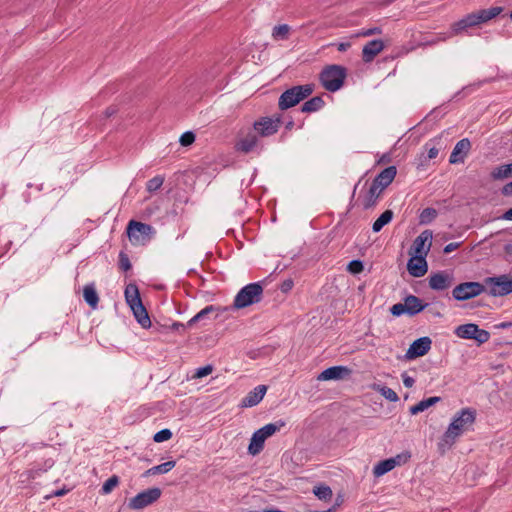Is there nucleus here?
I'll return each mask as SVG.
<instances>
[{"label": "nucleus", "instance_id": "nucleus-41", "mask_svg": "<svg viewBox=\"0 0 512 512\" xmlns=\"http://www.w3.org/2000/svg\"><path fill=\"white\" fill-rule=\"evenodd\" d=\"M195 139L196 135L193 131H186L180 136L179 142L183 147H187L193 144Z\"/></svg>", "mask_w": 512, "mask_h": 512}, {"label": "nucleus", "instance_id": "nucleus-24", "mask_svg": "<svg viewBox=\"0 0 512 512\" xmlns=\"http://www.w3.org/2000/svg\"><path fill=\"white\" fill-rule=\"evenodd\" d=\"M382 192V190L371 183V186L361 199L363 209L368 210L375 207Z\"/></svg>", "mask_w": 512, "mask_h": 512}, {"label": "nucleus", "instance_id": "nucleus-39", "mask_svg": "<svg viewBox=\"0 0 512 512\" xmlns=\"http://www.w3.org/2000/svg\"><path fill=\"white\" fill-rule=\"evenodd\" d=\"M347 270L352 274H359L364 270V263L362 260H351L347 265Z\"/></svg>", "mask_w": 512, "mask_h": 512}, {"label": "nucleus", "instance_id": "nucleus-3", "mask_svg": "<svg viewBox=\"0 0 512 512\" xmlns=\"http://www.w3.org/2000/svg\"><path fill=\"white\" fill-rule=\"evenodd\" d=\"M315 89L313 83L304 85L293 86L285 90L279 97L278 107L280 110L285 111L299 104L302 100L309 97Z\"/></svg>", "mask_w": 512, "mask_h": 512}, {"label": "nucleus", "instance_id": "nucleus-48", "mask_svg": "<svg viewBox=\"0 0 512 512\" xmlns=\"http://www.w3.org/2000/svg\"><path fill=\"white\" fill-rule=\"evenodd\" d=\"M165 327L169 330L177 331L181 334L186 330L185 324H183L181 322H177V321L173 322L170 326H165Z\"/></svg>", "mask_w": 512, "mask_h": 512}, {"label": "nucleus", "instance_id": "nucleus-5", "mask_svg": "<svg viewBox=\"0 0 512 512\" xmlns=\"http://www.w3.org/2000/svg\"><path fill=\"white\" fill-rule=\"evenodd\" d=\"M263 296V286L261 282H253L242 287L236 294L233 301L234 309H243L253 304L259 303Z\"/></svg>", "mask_w": 512, "mask_h": 512}, {"label": "nucleus", "instance_id": "nucleus-1", "mask_svg": "<svg viewBox=\"0 0 512 512\" xmlns=\"http://www.w3.org/2000/svg\"><path fill=\"white\" fill-rule=\"evenodd\" d=\"M503 11L502 7H491L488 9H480L464 16L459 21L453 23L450 31V35H459L466 32L468 28L475 27L482 23H486L489 20L497 17Z\"/></svg>", "mask_w": 512, "mask_h": 512}, {"label": "nucleus", "instance_id": "nucleus-55", "mask_svg": "<svg viewBox=\"0 0 512 512\" xmlns=\"http://www.w3.org/2000/svg\"><path fill=\"white\" fill-rule=\"evenodd\" d=\"M391 161L390 153H384L377 161V164L389 163Z\"/></svg>", "mask_w": 512, "mask_h": 512}, {"label": "nucleus", "instance_id": "nucleus-44", "mask_svg": "<svg viewBox=\"0 0 512 512\" xmlns=\"http://www.w3.org/2000/svg\"><path fill=\"white\" fill-rule=\"evenodd\" d=\"M220 311V307L214 306V305H208L205 308H203L201 311H199L195 317L198 319V321L204 320L210 313Z\"/></svg>", "mask_w": 512, "mask_h": 512}, {"label": "nucleus", "instance_id": "nucleus-63", "mask_svg": "<svg viewBox=\"0 0 512 512\" xmlns=\"http://www.w3.org/2000/svg\"><path fill=\"white\" fill-rule=\"evenodd\" d=\"M66 493V490L65 489H59V490H56L52 493L53 496H56V497H59V496H62Z\"/></svg>", "mask_w": 512, "mask_h": 512}, {"label": "nucleus", "instance_id": "nucleus-11", "mask_svg": "<svg viewBox=\"0 0 512 512\" xmlns=\"http://www.w3.org/2000/svg\"><path fill=\"white\" fill-rule=\"evenodd\" d=\"M162 491L158 487H153L141 491L130 499L128 506L133 510H141L156 502L161 497Z\"/></svg>", "mask_w": 512, "mask_h": 512}, {"label": "nucleus", "instance_id": "nucleus-53", "mask_svg": "<svg viewBox=\"0 0 512 512\" xmlns=\"http://www.w3.org/2000/svg\"><path fill=\"white\" fill-rule=\"evenodd\" d=\"M270 120L273 122V125L276 126L277 130H279V128L282 124V115L275 114L273 117H270Z\"/></svg>", "mask_w": 512, "mask_h": 512}, {"label": "nucleus", "instance_id": "nucleus-6", "mask_svg": "<svg viewBox=\"0 0 512 512\" xmlns=\"http://www.w3.org/2000/svg\"><path fill=\"white\" fill-rule=\"evenodd\" d=\"M285 425V421L278 420L274 423H268L265 426L261 427L260 429L256 430L250 439L248 453L253 456L259 454L264 447L265 440L268 437L274 435Z\"/></svg>", "mask_w": 512, "mask_h": 512}, {"label": "nucleus", "instance_id": "nucleus-35", "mask_svg": "<svg viewBox=\"0 0 512 512\" xmlns=\"http://www.w3.org/2000/svg\"><path fill=\"white\" fill-rule=\"evenodd\" d=\"M120 482V479L117 475H112L110 478H108L102 485L101 493L102 494H109L112 492V490L118 486Z\"/></svg>", "mask_w": 512, "mask_h": 512}, {"label": "nucleus", "instance_id": "nucleus-32", "mask_svg": "<svg viewBox=\"0 0 512 512\" xmlns=\"http://www.w3.org/2000/svg\"><path fill=\"white\" fill-rule=\"evenodd\" d=\"M313 493L318 499L324 501L330 500L333 495L331 488L327 485H320L315 487Z\"/></svg>", "mask_w": 512, "mask_h": 512}, {"label": "nucleus", "instance_id": "nucleus-60", "mask_svg": "<svg viewBox=\"0 0 512 512\" xmlns=\"http://www.w3.org/2000/svg\"><path fill=\"white\" fill-rule=\"evenodd\" d=\"M198 322H199V321H198V319H197L195 316H193V317H192V318H191V319H190V320L185 324V326H186V328H190V327H192L194 324H196V323H198Z\"/></svg>", "mask_w": 512, "mask_h": 512}, {"label": "nucleus", "instance_id": "nucleus-40", "mask_svg": "<svg viewBox=\"0 0 512 512\" xmlns=\"http://www.w3.org/2000/svg\"><path fill=\"white\" fill-rule=\"evenodd\" d=\"M118 258H119L118 265L122 271L126 272L131 269L132 265H131V262H130V259H129V256L127 253H125L124 251H120Z\"/></svg>", "mask_w": 512, "mask_h": 512}, {"label": "nucleus", "instance_id": "nucleus-13", "mask_svg": "<svg viewBox=\"0 0 512 512\" xmlns=\"http://www.w3.org/2000/svg\"><path fill=\"white\" fill-rule=\"evenodd\" d=\"M485 292V284L479 282H464L453 289V296L457 300H467Z\"/></svg>", "mask_w": 512, "mask_h": 512}, {"label": "nucleus", "instance_id": "nucleus-15", "mask_svg": "<svg viewBox=\"0 0 512 512\" xmlns=\"http://www.w3.org/2000/svg\"><path fill=\"white\" fill-rule=\"evenodd\" d=\"M431 343V339L427 336L414 340L406 351L405 358L412 360L424 356L429 352Z\"/></svg>", "mask_w": 512, "mask_h": 512}, {"label": "nucleus", "instance_id": "nucleus-33", "mask_svg": "<svg viewBox=\"0 0 512 512\" xmlns=\"http://www.w3.org/2000/svg\"><path fill=\"white\" fill-rule=\"evenodd\" d=\"M512 175L511 164L501 165L495 168L492 172V177L494 179H504L508 178Z\"/></svg>", "mask_w": 512, "mask_h": 512}, {"label": "nucleus", "instance_id": "nucleus-17", "mask_svg": "<svg viewBox=\"0 0 512 512\" xmlns=\"http://www.w3.org/2000/svg\"><path fill=\"white\" fill-rule=\"evenodd\" d=\"M351 370L347 366H331L323 370L317 377L320 381L340 380L349 376Z\"/></svg>", "mask_w": 512, "mask_h": 512}, {"label": "nucleus", "instance_id": "nucleus-31", "mask_svg": "<svg viewBox=\"0 0 512 512\" xmlns=\"http://www.w3.org/2000/svg\"><path fill=\"white\" fill-rule=\"evenodd\" d=\"M438 215V211L435 208L427 207L422 210L419 215V223L420 224H429L431 223Z\"/></svg>", "mask_w": 512, "mask_h": 512}, {"label": "nucleus", "instance_id": "nucleus-27", "mask_svg": "<svg viewBox=\"0 0 512 512\" xmlns=\"http://www.w3.org/2000/svg\"><path fill=\"white\" fill-rule=\"evenodd\" d=\"M175 465H176V461H174V460L164 462L160 465L153 466V467L149 468L148 470H146L142 474V477H148V476L157 475V474H166L170 470H172L175 467Z\"/></svg>", "mask_w": 512, "mask_h": 512}, {"label": "nucleus", "instance_id": "nucleus-56", "mask_svg": "<svg viewBox=\"0 0 512 512\" xmlns=\"http://www.w3.org/2000/svg\"><path fill=\"white\" fill-rule=\"evenodd\" d=\"M335 45L337 46V49L341 52L346 51L351 46L350 42H341Z\"/></svg>", "mask_w": 512, "mask_h": 512}, {"label": "nucleus", "instance_id": "nucleus-29", "mask_svg": "<svg viewBox=\"0 0 512 512\" xmlns=\"http://www.w3.org/2000/svg\"><path fill=\"white\" fill-rule=\"evenodd\" d=\"M395 468V461L394 459H385L380 462H378L374 468H373V475L375 477H380L385 475L386 473L390 472Z\"/></svg>", "mask_w": 512, "mask_h": 512}, {"label": "nucleus", "instance_id": "nucleus-49", "mask_svg": "<svg viewBox=\"0 0 512 512\" xmlns=\"http://www.w3.org/2000/svg\"><path fill=\"white\" fill-rule=\"evenodd\" d=\"M294 286V282L292 279H286L284 280L281 285H280V290L283 292V293H288L289 291L292 290Z\"/></svg>", "mask_w": 512, "mask_h": 512}, {"label": "nucleus", "instance_id": "nucleus-26", "mask_svg": "<svg viewBox=\"0 0 512 512\" xmlns=\"http://www.w3.org/2000/svg\"><path fill=\"white\" fill-rule=\"evenodd\" d=\"M83 297L85 302L92 308L95 309L99 303V296L94 287V284L85 285L83 289Z\"/></svg>", "mask_w": 512, "mask_h": 512}, {"label": "nucleus", "instance_id": "nucleus-2", "mask_svg": "<svg viewBox=\"0 0 512 512\" xmlns=\"http://www.w3.org/2000/svg\"><path fill=\"white\" fill-rule=\"evenodd\" d=\"M126 303L131 308L137 322L145 329L151 327L149 314L142 303L138 286L135 283H129L124 291Z\"/></svg>", "mask_w": 512, "mask_h": 512}, {"label": "nucleus", "instance_id": "nucleus-25", "mask_svg": "<svg viewBox=\"0 0 512 512\" xmlns=\"http://www.w3.org/2000/svg\"><path fill=\"white\" fill-rule=\"evenodd\" d=\"M325 106V101L321 96H315L307 100L301 106V112L313 113L317 112Z\"/></svg>", "mask_w": 512, "mask_h": 512}, {"label": "nucleus", "instance_id": "nucleus-50", "mask_svg": "<svg viewBox=\"0 0 512 512\" xmlns=\"http://www.w3.org/2000/svg\"><path fill=\"white\" fill-rule=\"evenodd\" d=\"M402 380H403L404 386L407 387V388L413 387V385L415 383L414 378H412L411 376L407 375V373H403L402 374Z\"/></svg>", "mask_w": 512, "mask_h": 512}, {"label": "nucleus", "instance_id": "nucleus-47", "mask_svg": "<svg viewBox=\"0 0 512 512\" xmlns=\"http://www.w3.org/2000/svg\"><path fill=\"white\" fill-rule=\"evenodd\" d=\"M390 313L395 317L406 314L405 303H396L390 308Z\"/></svg>", "mask_w": 512, "mask_h": 512}, {"label": "nucleus", "instance_id": "nucleus-8", "mask_svg": "<svg viewBox=\"0 0 512 512\" xmlns=\"http://www.w3.org/2000/svg\"><path fill=\"white\" fill-rule=\"evenodd\" d=\"M126 233L133 245L143 246L151 240L154 231L153 227L149 224L130 220L126 227Z\"/></svg>", "mask_w": 512, "mask_h": 512}, {"label": "nucleus", "instance_id": "nucleus-42", "mask_svg": "<svg viewBox=\"0 0 512 512\" xmlns=\"http://www.w3.org/2000/svg\"><path fill=\"white\" fill-rule=\"evenodd\" d=\"M428 408H430V404L426 398L418 402L416 405L411 406L409 412L411 415H416L420 412L427 410Z\"/></svg>", "mask_w": 512, "mask_h": 512}, {"label": "nucleus", "instance_id": "nucleus-28", "mask_svg": "<svg viewBox=\"0 0 512 512\" xmlns=\"http://www.w3.org/2000/svg\"><path fill=\"white\" fill-rule=\"evenodd\" d=\"M429 286L433 290H444L448 287V275L435 273L429 277Z\"/></svg>", "mask_w": 512, "mask_h": 512}, {"label": "nucleus", "instance_id": "nucleus-30", "mask_svg": "<svg viewBox=\"0 0 512 512\" xmlns=\"http://www.w3.org/2000/svg\"><path fill=\"white\" fill-rule=\"evenodd\" d=\"M393 215L392 210H385L372 224V231L374 233L380 232L385 225L392 221Z\"/></svg>", "mask_w": 512, "mask_h": 512}, {"label": "nucleus", "instance_id": "nucleus-18", "mask_svg": "<svg viewBox=\"0 0 512 512\" xmlns=\"http://www.w3.org/2000/svg\"><path fill=\"white\" fill-rule=\"evenodd\" d=\"M396 174L397 168L393 165L388 166L376 175L372 181V184L380 190L384 191L392 183Z\"/></svg>", "mask_w": 512, "mask_h": 512}, {"label": "nucleus", "instance_id": "nucleus-10", "mask_svg": "<svg viewBox=\"0 0 512 512\" xmlns=\"http://www.w3.org/2000/svg\"><path fill=\"white\" fill-rule=\"evenodd\" d=\"M455 334L462 339H473L478 345L486 343L490 339V333L480 329L476 324L468 323L455 329Z\"/></svg>", "mask_w": 512, "mask_h": 512}, {"label": "nucleus", "instance_id": "nucleus-37", "mask_svg": "<svg viewBox=\"0 0 512 512\" xmlns=\"http://www.w3.org/2000/svg\"><path fill=\"white\" fill-rule=\"evenodd\" d=\"M290 27L287 24H281L273 28L272 35L275 39H287Z\"/></svg>", "mask_w": 512, "mask_h": 512}, {"label": "nucleus", "instance_id": "nucleus-4", "mask_svg": "<svg viewBox=\"0 0 512 512\" xmlns=\"http://www.w3.org/2000/svg\"><path fill=\"white\" fill-rule=\"evenodd\" d=\"M346 76L345 66H324L319 73V81L327 91L336 92L343 87Z\"/></svg>", "mask_w": 512, "mask_h": 512}, {"label": "nucleus", "instance_id": "nucleus-12", "mask_svg": "<svg viewBox=\"0 0 512 512\" xmlns=\"http://www.w3.org/2000/svg\"><path fill=\"white\" fill-rule=\"evenodd\" d=\"M234 150L243 154L257 151L259 154L263 150V146L260 145L258 135L254 131H249L244 137L235 142Z\"/></svg>", "mask_w": 512, "mask_h": 512}, {"label": "nucleus", "instance_id": "nucleus-62", "mask_svg": "<svg viewBox=\"0 0 512 512\" xmlns=\"http://www.w3.org/2000/svg\"><path fill=\"white\" fill-rule=\"evenodd\" d=\"M336 506H338V504H335L327 510H310V512H333L336 509Z\"/></svg>", "mask_w": 512, "mask_h": 512}, {"label": "nucleus", "instance_id": "nucleus-54", "mask_svg": "<svg viewBox=\"0 0 512 512\" xmlns=\"http://www.w3.org/2000/svg\"><path fill=\"white\" fill-rule=\"evenodd\" d=\"M382 32L380 27H373L361 33L363 36H370L374 34H380Z\"/></svg>", "mask_w": 512, "mask_h": 512}, {"label": "nucleus", "instance_id": "nucleus-57", "mask_svg": "<svg viewBox=\"0 0 512 512\" xmlns=\"http://www.w3.org/2000/svg\"><path fill=\"white\" fill-rule=\"evenodd\" d=\"M503 194L512 195V181L503 187Z\"/></svg>", "mask_w": 512, "mask_h": 512}, {"label": "nucleus", "instance_id": "nucleus-38", "mask_svg": "<svg viewBox=\"0 0 512 512\" xmlns=\"http://www.w3.org/2000/svg\"><path fill=\"white\" fill-rule=\"evenodd\" d=\"M172 436H173L172 431L168 428H165V429H162V430L156 432L153 436V440L157 443H161V442L170 440L172 438Z\"/></svg>", "mask_w": 512, "mask_h": 512}, {"label": "nucleus", "instance_id": "nucleus-19", "mask_svg": "<svg viewBox=\"0 0 512 512\" xmlns=\"http://www.w3.org/2000/svg\"><path fill=\"white\" fill-rule=\"evenodd\" d=\"M254 132L258 135V137H269L278 132L273 122L270 120V117L264 116L260 117L258 120L253 123Z\"/></svg>", "mask_w": 512, "mask_h": 512}, {"label": "nucleus", "instance_id": "nucleus-34", "mask_svg": "<svg viewBox=\"0 0 512 512\" xmlns=\"http://www.w3.org/2000/svg\"><path fill=\"white\" fill-rule=\"evenodd\" d=\"M164 176H161V175H157L153 178H151L150 180H148V182L146 183V190L149 192V193H153V192H156L157 190L160 189V187L163 185L164 183Z\"/></svg>", "mask_w": 512, "mask_h": 512}, {"label": "nucleus", "instance_id": "nucleus-43", "mask_svg": "<svg viewBox=\"0 0 512 512\" xmlns=\"http://www.w3.org/2000/svg\"><path fill=\"white\" fill-rule=\"evenodd\" d=\"M448 445V429L442 434L438 443H437V453L440 456H444L446 454V447Z\"/></svg>", "mask_w": 512, "mask_h": 512}, {"label": "nucleus", "instance_id": "nucleus-9", "mask_svg": "<svg viewBox=\"0 0 512 512\" xmlns=\"http://www.w3.org/2000/svg\"><path fill=\"white\" fill-rule=\"evenodd\" d=\"M475 422V411L469 408L462 409L458 412L450 423V440L469 431Z\"/></svg>", "mask_w": 512, "mask_h": 512}, {"label": "nucleus", "instance_id": "nucleus-61", "mask_svg": "<svg viewBox=\"0 0 512 512\" xmlns=\"http://www.w3.org/2000/svg\"><path fill=\"white\" fill-rule=\"evenodd\" d=\"M503 219L505 220H508V221H512V208L509 209L508 211H506L504 214H503Z\"/></svg>", "mask_w": 512, "mask_h": 512}, {"label": "nucleus", "instance_id": "nucleus-58", "mask_svg": "<svg viewBox=\"0 0 512 512\" xmlns=\"http://www.w3.org/2000/svg\"><path fill=\"white\" fill-rule=\"evenodd\" d=\"M429 404H430V407L435 405L436 403L440 402L441 401V397H438V396H433V397H429L427 398Z\"/></svg>", "mask_w": 512, "mask_h": 512}, {"label": "nucleus", "instance_id": "nucleus-45", "mask_svg": "<svg viewBox=\"0 0 512 512\" xmlns=\"http://www.w3.org/2000/svg\"><path fill=\"white\" fill-rule=\"evenodd\" d=\"M411 458V452L406 450L395 457H391L390 459H394L395 467L407 463Z\"/></svg>", "mask_w": 512, "mask_h": 512}, {"label": "nucleus", "instance_id": "nucleus-51", "mask_svg": "<svg viewBox=\"0 0 512 512\" xmlns=\"http://www.w3.org/2000/svg\"><path fill=\"white\" fill-rule=\"evenodd\" d=\"M117 112H118V108L115 105H111L105 109L104 117L110 118V117L114 116Z\"/></svg>", "mask_w": 512, "mask_h": 512}, {"label": "nucleus", "instance_id": "nucleus-64", "mask_svg": "<svg viewBox=\"0 0 512 512\" xmlns=\"http://www.w3.org/2000/svg\"><path fill=\"white\" fill-rule=\"evenodd\" d=\"M504 250H505V253H506L507 255H511V256H512V244H508V245H506V246H505V248H504Z\"/></svg>", "mask_w": 512, "mask_h": 512}, {"label": "nucleus", "instance_id": "nucleus-14", "mask_svg": "<svg viewBox=\"0 0 512 512\" xmlns=\"http://www.w3.org/2000/svg\"><path fill=\"white\" fill-rule=\"evenodd\" d=\"M432 237L433 233L431 230L427 229L422 231L413 241L409 249V255H419L427 257L432 245Z\"/></svg>", "mask_w": 512, "mask_h": 512}, {"label": "nucleus", "instance_id": "nucleus-23", "mask_svg": "<svg viewBox=\"0 0 512 512\" xmlns=\"http://www.w3.org/2000/svg\"><path fill=\"white\" fill-rule=\"evenodd\" d=\"M404 303L406 314L409 316H415L419 314L429 305L428 303H423L419 297L411 294L404 298Z\"/></svg>", "mask_w": 512, "mask_h": 512}, {"label": "nucleus", "instance_id": "nucleus-7", "mask_svg": "<svg viewBox=\"0 0 512 512\" xmlns=\"http://www.w3.org/2000/svg\"><path fill=\"white\" fill-rule=\"evenodd\" d=\"M485 291L493 297H502L512 293V275L502 274L484 279Z\"/></svg>", "mask_w": 512, "mask_h": 512}, {"label": "nucleus", "instance_id": "nucleus-21", "mask_svg": "<svg viewBox=\"0 0 512 512\" xmlns=\"http://www.w3.org/2000/svg\"><path fill=\"white\" fill-rule=\"evenodd\" d=\"M470 149L471 143L467 138H464L457 142L452 153L450 154V163H463Z\"/></svg>", "mask_w": 512, "mask_h": 512}, {"label": "nucleus", "instance_id": "nucleus-20", "mask_svg": "<svg viewBox=\"0 0 512 512\" xmlns=\"http://www.w3.org/2000/svg\"><path fill=\"white\" fill-rule=\"evenodd\" d=\"M385 45L381 39H373L364 45L362 49V59L369 63L384 49Z\"/></svg>", "mask_w": 512, "mask_h": 512}, {"label": "nucleus", "instance_id": "nucleus-46", "mask_svg": "<svg viewBox=\"0 0 512 512\" xmlns=\"http://www.w3.org/2000/svg\"><path fill=\"white\" fill-rule=\"evenodd\" d=\"M213 371V366L211 364H207L205 366L199 367L196 369L194 378H203L211 374Z\"/></svg>", "mask_w": 512, "mask_h": 512}, {"label": "nucleus", "instance_id": "nucleus-36", "mask_svg": "<svg viewBox=\"0 0 512 512\" xmlns=\"http://www.w3.org/2000/svg\"><path fill=\"white\" fill-rule=\"evenodd\" d=\"M377 391H379L383 397L391 402H397L399 400L397 393L385 385H378Z\"/></svg>", "mask_w": 512, "mask_h": 512}, {"label": "nucleus", "instance_id": "nucleus-16", "mask_svg": "<svg viewBox=\"0 0 512 512\" xmlns=\"http://www.w3.org/2000/svg\"><path fill=\"white\" fill-rule=\"evenodd\" d=\"M408 273L413 277H422L428 271V264L425 256L411 255L407 262Z\"/></svg>", "mask_w": 512, "mask_h": 512}, {"label": "nucleus", "instance_id": "nucleus-52", "mask_svg": "<svg viewBox=\"0 0 512 512\" xmlns=\"http://www.w3.org/2000/svg\"><path fill=\"white\" fill-rule=\"evenodd\" d=\"M425 149H427L428 151V154H427V158L428 159H433V158H436L437 155H438V149L435 148V147H430L428 148V144L425 145Z\"/></svg>", "mask_w": 512, "mask_h": 512}, {"label": "nucleus", "instance_id": "nucleus-59", "mask_svg": "<svg viewBox=\"0 0 512 512\" xmlns=\"http://www.w3.org/2000/svg\"><path fill=\"white\" fill-rule=\"evenodd\" d=\"M511 326H512V322H501V323L496 325V328H498V329H506V328H510Z\"/></svg>", "mask_w": 512, "mask_h": 512}, {"label": "nucleus", "instance_id": "nucleus-22", "mask_svg": "<svg viewBox=\"0 0 512 512\" xmlns=\"http://www.w3.org/2000/svg\"><path fill=\"white\" fill-rule=\"evenodd\" d=\"M267 391L266 385H258L241 401V407H253L261 402Z\"/></svg>", "mask_w": 512, "mask_h": 512}]
</instances>
